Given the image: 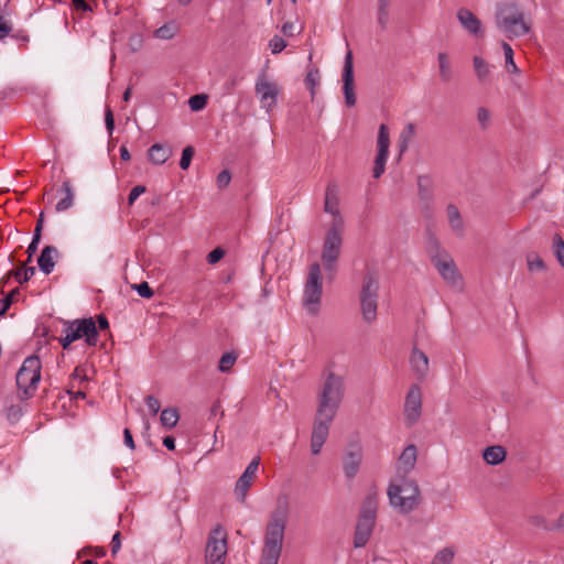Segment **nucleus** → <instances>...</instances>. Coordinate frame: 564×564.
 <instances>
[{"label":"nucleus","mask_w":564,"mask_h":564,"mask_svg":"<svg viewBox=\"0 0 564 564\" xmlns=\"http://www.w3.org/2000/svg\"><path fill=\"white\" fill-rule=\"evenodd\" d=\"M473 64L477 79L480 83L487 82L491 73L490 65L479 56H474Z\"/></svg>","instance_id":"28"},{"label":"nucleus","mask_w":564,"mask_h":564,"mask_svg":"<svg viewBox=\"0 0 564 564\" xmlns=\"http://www.w3.org/2000/svg\"><path fill=\"white\" fill-rule=\"evenodd\" d=\"M440 76L443 82L448 83L453 78V72L451 68V63L448 61V56L446 53H438L437 55Z\"/></svg>","instance_id":"30"},{"label":"nucleus","mask_w":564,"mask_h":564,"mask_svg":"<svg viewBox=\"0 0 564 564\" xmlns=\"http://www.w3.org/2000/svg\"><path fill=\"white\" fill-rule=\"evenodd\" d=\"M341 231L343 227H339V220L337 224H332L323 242L321 258L329 281L334 279L337 271V261L339 259L343 245Z\"/></svg>","instance_id":"7"},{"label":"nucleus","mask_w":564,"mask_h":564,"mask_svg":"<svg viewBox=\"0 0 564 564\" xmlns=\"http://www.w3.org/2000/svg\"><path fill=\"white\" fill-rule=\"evenodd\" d=\"M429 253L431 258L435 254H438V257H444V253H447L441 248L440 241L433 235L429 237Z\"/></svg>","instance_id":"46"},{"label":"nucleus","mask_w":564,"mask_h":564,"mask_svg":"<svg viewBox=\"0 0 564 564\" xmlns=\"http://www.w3.org/2000/svg\"><path fill=\"white\" fill-rule=\"evenodd\" d=\"M496 21L498 28L509 37L523 36L530 31L522 11L514 3H499L497 6Z\"/></svg>","instance_id":"6"},{"label":"nucleus","mask_w":564,"mask_h":564,"mask_svg":"<svg viewBox=\"0 0 564 564\" xmlns=\"http://www.w3.org/2000/svg\"><path fill=\"white\" fill-rule=\"evenodd\" d=\"M375 521L358 519L354 534V546L356 549L364 547L373 531Z\"/></svg>","instance_id":"19"},{"label":"nucleus","mask_w":564,"mask_h":564,"mask_svg":"<svg viewBox=\"0 0 564 564\" xmlns=\"http://www.w3.org/2000/svg\"><path fill=\"white\" fill-rule=\"evenodd\" d=\"M259 464H260V457H254L250 463L249 465L247 466V468L245 469V474L247 476H249L250 478H254L256 476V473L258 470V467H259Z\"/></svg>","instance_id":"57"},{"label":"nucleus","mask_w":564,"mask_h":564,"mask_svg":"<svg viewBox=\"0 0 564 564\" xmlns=\"http://www.w3.org/2000/svg\"><path fill=\"white\" fill-rule=\"evenodd\" d=\"M290 507L286 497H279L274 509L270 512L263 535L259 564H278L289 520Z\"/></svg>","instance_id":"1"},{"label":"nucleus","mask_w":564,"mask_h":564,"mask_svg":"<svg viewBox=\"0 0 564 564\" xmlns=\"http://www.w3.org/2000/svg\"><path fill=\"white\" fill-rule=\"evenodd\" d=\"M419 194L422 199H430L432 196V181L429 176H419Z\"/></svg>","instance_id":"37"},{"label":"nucleus","mask_w":564,"mask_h":564,"mask_svg":"<svg viewBox=\"0 0 564 564\" xmlns=\"http://www.w3.org/2000/svg\"><path fill=\"white\" fill-rule=\"evenodd\" d=\"M528 269L531 272L545 270V263L541 257L534 252L527 256Z\"/></svg>","instance_id":"40"},{"label":"nucleus","mask_w":564,"mask_h":564,"mask_svg":"<svg viewBox=\"0 0 564 564\" xmlns=\"http://www.w3.org/2000/svg\"><path fill=\"white\" fill-rule=\"evenodd\" d=\"M230 181H231V173L228 170H223L217 175L216 183H217L218 188L223 189L229 185Z\"/></svg>","instance_id":"51"},{"label":"nucleus","mask_w":564,"mask_h":564,"mask_svg":"<svg viewBox=\"0 0 564 564\" xmlns=\"http://www.w3.org/2000/svg\"><path fill=\"white\" fill-rule=\"evenodd\" d=\"M72 3L77 11L88 12L93 10L85 0H72Z\"/></svg>","instance_id":"61"},{"label":"nucleus","mask_w":564,"mask_h":564,"mask_svg":"<svg viewBox=\"0 0 564 564\" xmlns=\"http://www.w3.org/2000/svg\"><path fill=\"white\" fill-rule=\"evenodd\" d=\"M432 262L445 281L453 285H456L459 282L460 275L458 274L456 265L448 253H444V257H438V254L433 256Z\"/></svg>","instance_id":"15"},{"label":"nucleus","mask_w":564,"mask_h":564,"mask_svg":"<svg viewBox=\"0 0 564 564\" xmlns=\"http://www.w3.org/2000/svg\"><path fill=\"white\" fill-rule=\"evenodd\" d=\"M105 123L109 135H111L115 129V119L112 110L109 107H107L105 111Z\"/></svg>","instance_id":"55"},{"label":"nucleus","mask_w":564,"mask_h":564,"mask_svg":"<svg viewBox=\"0 0 564 564\" xmlns=\"http://www.w3.org/2000/svg\"><path fill=\"white\" fill-rule=\"evenodd\" d=\"M334 419L335 417L328 415L321 416L319 413L316 412L311 435V452L313 455L321 453L322 447L328 437L329 427Z\"/></svg>","instance_id":"12"},{"label":"nucleus","mask_w":564,"mask_h":564,"mask_svg":"<svg viewBox=\"0 0 564 564\" xmlns=\"http://www.w3.org/2000/svg\"><path fill=\"white\" fill-rule=\"evenodd\" d=\"M22 416V409L20 405H11L7 409V419L14 423Z\"/></svg>","instance_id":"52"},{"label":"nucleus","mask_w":564,"mask_h":564,"mask_svg":"<svg viewBox=\"0 0 564 564\" xmlns=\"http://www.w3.org/2000/svg\"><path fill=\"white\" fill-rule=\"evenodd\" d=\"M252 480L253 478H250L245 473H242L241 476L238 478L235 486V494L239 502L243 503L246 501V497Z\"/></svg>","instance_id":"27"},{"label":"nucleus","mask_w":564,"mask_h":564,"mask_svg":"<svg viewBox=\"0 0 564 564\" xmlns=\"http://www.w3.org/2000/svg\"><path fill=\"white\" fill-rule=\"evenodd\" d=\"M345 379L333 371L327 372L317 395L316 412L335 417L345 397Z\"/></svg>","instance_id":"3"},{"label":"nucleus","mask_w":564,"mask_h":564,"mask_svg":"<svg viewBox=\"0 0 564 564\" xmlns=\"http://www.w3.org/2000/svg\"><path fill=\"white\" fill-rule=\"evenodd\" d=\"M362 462V449L357 444H351L345 451L341 463L343 471L347 480H352L359 471Z\"/></svg>","instance_id":"14"},{"label":"nucleus","mask_w":564,"mask_h":564,"mask_svg":"<svg viewBox=\"0 0 564 564\" xmlns=\"http://www.w3.org/2000/svg\"><path fill=\"white\" fill-rule=\"evenodd\" d=\"M457 19L465 30L474 35L481 33L480 20L468 9H459L457 12Z\"/></svg>","instance_id":"21"},{"label":"nucleus","mask_w":564,"mask_h":564,"mask_svg":"<svg viewBox=\"0 0 564 564\" xmlns=\"http://www.w3.org/2000/svg\"><path fill=\"white\" fill-rule=\"evenodd\" d=\"M188 105L191 110L199 111L206 107L207 96L203 94L194 95L188 99Z\"/></svg>","instance_id":"44"},{"label":"nucleus","mask_w":564,"mask_h":564,"mask_svg":"<svg viewBox=\"0 0 564 564\" xmlns=\"http://www.w3.org/2000/svg\"><path fill=\"white\" fill-rule=\"evenodd\" d=\"M416 463V447L411 444L408 445L398 459L397 476L406 477V475L414 468Z\"/></svg>","instance_id":"18"},{"label":"nucleus","mask_w":564,"mask_h":564,"mask_svg":"<svg viewBox=\"0 0 564 564\" xmlns=\"http://www.w3.org/2000/svg\"><path fill=\"white\" fill-rule=\"evenodd\" d=\"M173 154L172 148L169 144L154 143L148 150V159L155 165L164 164Z\"/></svg>","instance_id":"23"},{"label":"nucleus","mask_w":564,"mask_h":564,"mask_svg":"<svg viewBox=\"0 0 564 564\" xmlns=\"http://www.w3.org/2000/svg\"><path fill=\"white\" fill-rule=\"evenodd\" d=\"M553 250L557 261L564 268V241L557 234L553 238Z\"/></svg>","instance_id":"43"},{"label":"nucleus","mask_w":564,"mask_h":564,"mask_svg":"<svg viewBox=\"0 0 564 564\" xmlns=\"http://www.w3.org/2000/svg\"><path fill=\"white\" fill-rule=\"evenodd\" d=\"M321 75L317 67H311L306 74L304 79L307 89L311 93L312 99L314 98L316 91L315 88L319 85Z\"/></svg>","instance_id":"35"},{"label":"nucleus","mask_w":564,"mask_h":564,"mask_svg":"<svg viewBox=\"0 0 564 564\" xmlns=\"http://www.w3.org/2000/svg\"><path fill=\"white\" fill-rule=\"evenodd\" d=\"M41 238V236L33 235L32 241L26 249L28 256H30V258H32L33 254L36 252Z\"/></svg>","instance_id":"59"},{"label":"nucleus","mask_w":564,"mask_h":564,"mask_svg":"<svg viewBox=\"0 0 564 564\" xmlns=\"http://www.w3.org/2000/svg\"><path fill=\"white\" fill-rule=\"evenodd\" d=\"M378 153L389 154L390 138L389 130L384 123L379 126L378 138H377Z\"/></svg>","instance_id":"32"},{"label":"nucleus","mask_w":564,"mask_h":564,"mask_svg":"<svg viewBox=\"0 0 564 564\" xmlns=\"http://www.w3.org/2000/svg\"><path fill=\"white\" fill-rule=\"evenodd\" d=\"M376 514H377V499L375 496H368L362 503L359 519L376 522Z\"/></svg>","instance_id":"26"},{"label":"nucleus","mask_w":564,"mask_h":564,"mask_svg":"<svg viewBox=\"0 0 564 564\" xmlns=\"http://www.w3.org/2000/svg\"><path fill=\"white\" fill-rule=\"evenodd\" d=\"M378 290L379 282L377 274L373 271H367L360 292L362 317L367 323L373 322L377 317Z\"/></svg>","instance_id":"9"},{"label":"nucleus","mask_w":564,"mask_h":564,"mask_svg":"<svg viewBox=\"0 0 564 564\" xmlns=\"http://www.w3.org/2000/svg\"><path fill=\"white\" fill-rule=\"evenodd\" d=\"M57 256L58 250L55 246H45L37 259L40 270L45 274H50L54 270Z\"/></svg>","instance_id":"22"},{"label":"nucleus","mask_w":564,"mask_h":564,"mask_svg":"<svg viewBox=\"0 0 564 564\" xmlns=\"http://www.w3.org/2000/svg\"><path fill=\"white\" fill-rule=\"evenodd\" d=\"M415 135V124L410 122L408 123L401 131L399 135V149L400 153H403L408 150L409 144Z\"/></svg>","instance_id":"29"},{"label":"nucleus","mask_w":564,"mask_h":564,"mask_svg":"<svg viewBox=\"0 0 564 564\" xmlns=\"http://www.w3.org/2000/svg\"><path fill=\"white\" fill-rule=\"evenodd\" d=\"M58 193L64 194V197L61 198L55 206L56 212L61 213V212H65V210L69 209L74 204L75 194H74V191H73L69 180H65L63 182L62 187L58 191Z\"/></svg>","instance_id":"24"},{"label":"nucleus","mask_w":564,"mask_h":564,"mask_svg":"<svg viewBox=\"0 0 564 564\" xmlns=\"http://www.w3.org/2000/svg\"><path fill=\"white\" fill-rule=\"evenodd\" d=\"M256 93L260 95L262 102H268L267 108L270 109L276 104L279 89L274 83L267 79L265 72L262 70L256 82Z\"/></svg>","instance_id":"16"},{"label":"nucleus","mask_w":564,"mask_h":564,"mask_svg":"<svg viewBox=\"0 0 564 564\" xmlns=\"http://www.w3.org/2000/svg\"><path fill=\"white\" fill-rule=\"evenodd\" d=\"M453 560L454 551L451 547H444L434 555L431 564H451Z\"/></svg>","instance_id":"38"},{"label":"nucleus","mask_w":564,"mask_h":564,"mask_svg":"<svg viewBox=\"0 0 564 564\" xmlns=\"http://www.w3.org/2000/svg\"><path fill=\"white\" fill-rule=\"evenodd\" d=\"M410 364L412 370L415 372L416 377L420 380L426 377L429 371V358L422 350L417 348L412 349L410 356Z\"/></svg>","instance_id":"20"},{"label":"nucleus","mask_w":564,"mask_h":564,"mask_svg":"<svg viewBox=\"0 0 564 564\" xmlns=\"http://www.w3.org/2000/svg\"><path fill=\"white\" fill-rule=\"evenodd\" d=\"M180 420V414L176 408H166L161 412V424L166 429L174 427Z\"/></svg>","instance_id":"31"},{"label":"nucleus","mask_w":564,"mask_h":564,"mask_svg":"<svg viewBox=\"0 0 564 564\" xmlns=\"http://www.w3.org/2000/svg\"><path fill=\"white\" fill-rule=\"evenodd\" d=\"M446 212H447V217H448L451 227L455 231L462 232L463 231V220H462L460 213H459L458 208L455 205L449 204L447 206Z\"/></svg>","instance_id":"33"},{"label":"nucleus","mask_w":564,"mask_h":564,"mask_svg":"<svg viewBox=\"0 0 564 564\" xmlns=\"http://www.w3.org/2000/svg\"><path fill=\"white\" fill-rule=\"evenodd\" d=\"M138 294L143 299H151L154 294L148 282H141L132 286Z\"/></svg>","instance_id":"48"},{"label":"nucleus","mask_w":564,"mask_h":564,"mask_svg":"<svg viewBox=\"0 0 564 564\" xmlns=\"http://www.w3.org/2000/svg\"><path fill=\"white\" fill-rule=\"evenodd\" d=\"M147 191L145 186L144 185H137L134 186L130 193H129V196H128V204L129 205H132L135 199L141 195L143 194L144 192Z\"/></svg>","instance_id":"56"},{"label":"nucleus","mask_w":564,"mask_h":564,"mask_svg":"<svg viewBox=\"0 0 564 564\" xmlns=\"http://www.w3.org/2000/svg\"><path fill=\"white\" fill-rule=\"evenodd\" d=\"M391 507L400 513H410L421 502V491L415 480L406 477H395L388 487Z\"/></svg>","instance_id":"2"},{"label":"nucleus","mask_w":564,"mask_h":564,"mask_svg":"<svg viewBox=\"0 0 564 564\" xmlns=\"http://www.w3.org/2000/svg\"><path fill=\"white\" fill-rule=\"evenodd\" d=\"M507 452L500 445L488 446L482 452L484 460L489 465H498L506 458Z\"/></svg>","instance_id":"25"},{"label":"nucleus","mask_w":564,"mask_h":564,"mask_svg":"<svg viewBox=\"0 0 564 564\" xmlns=\"http://www.w3.org/2000/svg\"><path fill=\"white\" fill-rule=\"evenodd\" d=\"M343 91L345 96V104L347 107L356 105L355 80H354V61L352 53L347 52L343 67Z\"/></svg>","instance_id":"13"},{"label":"nucleus","mask_w":564,"mask_h":564,"mask_svg":"<svg viewBox=\"0 0 564 564\" xmlns=\"http://www.w3.org/2000/svg\"><path fill=\"white\" fill-rule=\"evenodd\" d=\"M120 532H116L115 535L112 536V540H111V554L112 556H115L117 554V552L120 550L121 547V541H120Z\"/></svg>","instance_id":"60"},{"label":"nucleus","mask_w":564,"mask_h":564,"mask_svg":"<svg viewBox=\"0 0 564 564\" xmlns=\"http://www.w3.org/2000/svg\"><path fill=\"white\" fill-rule=\"evenodd\" d=\"M322 293L323 284L321 264L318 262H314L308 268L303 294V305L312 315H316L319 310Z\"/></svg>","instance_id":"8"},{"label":"nucleus","mask_w":564,"mask_h":564,"mask_svg":"<svg viewBox=\"0 0 564 564\" xmlns=\"http://www.w3.org/2000/svg\"><path fill=\"white\" fill-rule=\"evenodd\" d=\"M529 522L531 525L543 529V530H553V525H549L543 516L536 514L529 518Z\"/></svg>","instance_id":"49"},{"label":"nucleus","mask_w":564,"mask_h":564,"mask_svg":"<svg viewBox=\"0 0 564 564\" xmlns=\"http://www.w3.org/2000/svg\"><path fill=\"white\" fill-rule=\"evenodd\" d=\"M225 256V251L221 248H215L207 254V261L209 264H215L220 261Z\"/></svg>","instance_id":"54"},{"label":"nucleus","mask_w":564,"mask_h":564,"mask_svg":"<svg viewBox=\"0 0 564 564\" xmlns=\"http://www.w3.org/2000/svg\"><path fill=\"white\" fill-rule=\"evenodd\" d=\"M389 20V9H378V23L381 29H386Z\"/></svg>","instance_id":"58"},{"label":"nucleus","mask_w":564,"mask_h":564,"mask_svg":"<svg viewBox=\"0 0 564 564\" xmlns=\"http://www.w3.org/2000/svg\"><path fill=\"white\" fill-rule=\"evenodd\" d=\"M237 355L234 351L225 352L218 364V369L221 372H227L231 369L237 360Z\"/></svg>","instance_id":"39"},{"label":"nucleus","mask_w":564,"mask_h":564,"mask_svg":"<svg viewBox=\"0 0 564 564\" xmlns=\"http://www.w3.org/2000/svg\"><path fill=\"white\" fill-rule=\"evenodd\" d=\"M43 226H44V213L41 212L40 215H39V218H37L36 226H35L33 235H37V236L42 237Z\"/></svg>","instance_id":"63"},{"label":"nucleus","mask_w":564,"mask_h":564,"mask_svg":"<svg viewBox=\"0 0 564 564\" xmlns=\"http://www.w3.org/2000/svg\"><path fill=\"white\" fill-rule=\"evenodd\" d=\"M227 554V535L220 525H217L209 533L205 560L206 564H224Z\"/></svg>","instance_id":"10"},{"label":"nucleus","mask_w":564,"mask_h":564,"mask_svg":"<svg viewBox=\"0 0 564 564\" xmlns=\"http://www.w3.org/2000/svg\"><path fill=\"white\" fill-rule=\"evenodd\" d=\"M404 422L405 425L413 426L422 413V391L417 384H412L406 393L404 402Z\"/></svg>","instance_id":"11"},{"label":"nucleus","mask_w":564,"mask_h":564,"mask_svg":"<svg viewBox=\"0 0 564 564\" xmlns=\"http://www.w3.org/2000/svg\"><path fill=\"white\" fill-rule=\"evenodd\" d=\"M144 401L151 414L156 415L161 408L160 401L153 395L145 397Z\"/></svg>","instance_id":"53"},{"label":"nucleus","mask_w":564,"mask_h":564,"mask_svg":"<svg viewBox=\"0 0 564 564\" xmlns=\"http://www.w3.org/2000/svg\"><path fill=\"white\" fill-rule=\"evenodd\" d=\"M388 155L389 154L386 153H377L372 170V176L375 178H379L384 173Z\"/></svg>","instance_id":"41"},{"label":"nucleus","mask_w":564,"mask_h":564,"mask_svg":"<svg viewBox=\"0 0 564 564\" xmlns=\"http://www.w3.org/2000/svg\"><path fill=\"white\" fill-rule=\"evenodd\" d=\"M477 120H478L481 129H484V130L487 129L489 121H490V112L488 111V109H486L484 107L478 108Z\"/></svg>","instance_id":"50"},{"label":"nucleus","mask_w":564,"mask_h":564,"mask_svg":"<svg viewBox=\"0 0 564 564\" xmlns=\"http://www.w3.org/2000/svg\"><path fill=\"white\" fill-rule=\"evenodd\" d=\"M269 47L273 54H278L286 47V42L283 37L275 35L270 40Z\"/></svg>","instance_id":"47"},{"label":"nucleus","mask_w":564,"mask_h":564,"mask_svg":"<svg viewBox=\"0 0 564 564\" xmlns=\"http://www.w3.org/2000/svg\"><path fill=\"white\" fill-rule=\"evenodd\" d=\"M35 271L34 267H26V263H24L19 269L10 271V275H12L20 284H23L35 274Z\"/></svg>","instance_id":"34"},{"label":"nucleus","mask_w":564,"mask_h":564,"mask_svg":"<svg viewBox=\"0 0 564 564\" xmlns=\"http://www.w3.org/2000/svg\"><path fill=\"white\" fill-rule=\"evenodd\" d=\"M195 154V150L192 145H187L182 151V156L180 160V167L182 170H187L191 165L192 159Z\"/></svg>","instance_id":"45"},{"label":"nucleus","mask_w":564,"mask_h":564,"mask_svg":"<svg viewBox=\"0 0 564 564\" xmlns=\"http://www.w3.org/2000/svg\"><path fill=\"white\" fill-rule=\"evenodd\" d=\"M502 48L505 53L506 67L510 73H518L519 68L513 61L512 47L507 42H502Z\"/></svg>","instance_id":"42"},{"label":"nucleus","mask_w":564,"mask_h":564,"mask_svg":"<svg viewBox=\"0 0 564 564\" xmlns=\"http://www.w3.org/2000/svg\"><path fill=\"white\" fill-rule=\"evenodd\" d=\"M97 323H98L97 329L105 330V329L109 328V322H108L107 317L102 314L97 316Z\"/></svg>","instance_id":"64"},{"label":"nucleus","mask_w":564,"mask_h":564,"mask_svg":"<svg viewBox=\"0 0 564 564\" xmlns=\"http://www.w3.org/2000/svg\"><path fill=\"white\" fill-rule=\"evenodd\" d=\"M99 333L93 317L64 321L59 344L63 349H69L72 343L84 338L88 346H96Z\"/></svg>","instance_id":"4"},{"label":"nucleus","mask_w":564,"mask_h":564,"mask_svg":"<svg viewBox=\"0 0 564 564\" xmlns=\"http://www.w3.org/2000/svg\"><path fill=\"white\" fill-rule=\"evenodd\" d=\"M123 441H124V444L129 448L134 449V447H135L134 441H133L131 431L129 429H124V431H123Z\"/></svg>","instance_id":"62"},{"label":"nucleus","mask_w":564,"mask_h":564,"mask_svg":"<svg viewBox=\"0 0 564 564\" xmlns=\"http://www.w3.org/2000/svg\"><path fill=\"white\" fill-rule=\"evenodd\" d=\"M42 364L37 356H29L17 372L15 383L21 400L32 398L41 380Z\"/></svg>","instance_id":"5"},{"label":"nucleus","mask_w":564,"mask_h":564,"mask_svg":"<svg viewBox=\"0 0 564 564\" xmlns=\"http://www.w3.org/2000/svg\"><path fill=\"white\" fill-rule=\"evenodd\" d=\"M338 205V187L335 183H329L325 191L324 212L330 214L334 217L332 224H337V221L339 220V227H343L344 220L340 215Z\"/></svg>","instance_id":"17"},{"label":"nucleus","mask_w":564,"mask_h":564,"mask_svg":"<svg viewBox=\"0 0 564 564\" xmlns=\"http://www.w3.org/2000/svg\"><path fill=\"white\" fill-rule=\"evenodd\" d=\"M177 32V25L174 22H169L154 31V36L161 40H171Z\"/></svg>","instance_id":"36"}]
</instances>
